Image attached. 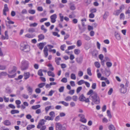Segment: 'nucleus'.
Listing matches in <instances>:
<instances>
[{
    "label": "nucleus",
    "instance_id": "1",
    "mask_svg": "<svg viewBox=\"0 0 130 130\" xmlns=\"http://www.w3.org/2000/svg\"><path fill=\"white\" fill-rule=\"evenodd\" d=\"M89 98V99L95 104H98L100 103V100L98 96L97 93L96 92H94L91 95H90Z\"/></svg>",
    "mask_w": 130,
    "mask_h": 130
},
{
    "label": "nucleus",
    "instance_id": "2",
    "mask_svg": "<svg viewBox=\"0 0 130 130\" xmlns=\"http://www.w3.org/2000/svg\"><path fill=\"white\" fill-rule=\"evenodd\" d=\"M56 130H66V127L62 125L59 123H57L55 124Z\"/></svg>",
    "mask_w": 130,
    "mask_h": 130
},
{
    "label": "nucleus",
    "instance_id": "3",
    "mask_svg": "<svg viewBox=\"0 0 130 130\" xmlns=\"http://www.w3.org/2000/svg\"><path fill=\"white\" fill-rule=\"evenodd\" d=\"M20 49L25 52H28L30 50L29 46L28 45L23 44L21 45Z\"/></svg>",
    "mask_w": 130,
    "mask_h": 130
},
{
    "label": "nucleus",
    "instance_id": "4",
    "mask_svg": "<svg viewBox=\"0 0 130 130\" xmlns=\"http://www.w3.org/2000/svg\"><path fill=\"white\" fill-rule=\"evenodd\" d=\"M22 66L21 67V69L22 70H25L27 69L29 63L27 61H26L22 62Z\"/></svg>",
    "mask_w": 130,
    "mask_h": 130
},
{
    "label": "nucleus",
    "instance_id": "5",
    "mask_svg": "<svg viewBox=\"0 0 130 130\" xmlns=\"http://www.w3.org/2000/svg\"><path fill=\"white\" fill-rule=\"evenodd\" d=\"M57 18V15L56 14H54L50 16L51 22L52 23H54L56 21V19Z\"/></svg>",
    "mask_w": 130,
    "mask_h": 130
},
{
    "label": "nucleus",
    "instance_id": "6",
    "mask_svg": "<svg viewBox=\"0 0 130 130\" xmlns=\"http://www.w3.org/2000/svg\"><path fill=\"white\" fill-rule=\"evenodd\" d=\"M120 86L121 87L120 90L121 92L123 93H125L126 92L127 89L124 88V85L123 84H121Z\"/></svg>",
    "mask_w": 130,
    "mask_h": 130
},
{
    "label": "nucleus",
    "instance_id": "7",
    "mask_svg": "<svg viewBox=\"0 0 130 130\" xmlns=\"http://www.w3.org/2000/svg\"><path fill=\"white\" fill-rule=\"evenodd\" d=\"M17 67L15 66H13V67L12 69V70H8V72L10 74H14L16 73L15 72L17 70Z\"/></svg>",
    "mask_w": 130,
    "mask_h": 130
},
{
    "label": "nucleus",
    "instance_id": "8",
    "mask_svg": "<svg viewBox=\"0 0 130 130\" xmlns=\"http://www.w3.org/2000/svg\"><path fill=\"white\" fill-rule=\"evenodd\" d=\"M46 44L45 42L37 44V46L39 47V49L41 50H42L44 46Z\"/></svg>",
    "mask_w": 130,
    "mask_h": 130
},
{
    "label": "nucleus",
    "instance_id": "9",
    "mask_svg": "<svg viewBox=\"0 0 130 130\" xmlns=\"http://www.w3.org/2000/svg\"><path fill=\"white\" fill-rule=\"evenodd\" d=\"M44 54L45 55V57H46L48 55V49L46 46H45L43 50Z\"/></svg>",
    "mask_w": 130,
    "mask_h": 130
},
{
    "label": "nucleus",
    "instance_id": "10",
    "mask_svg": "<svg viewBox=\"0 0 130 130\" xmlns=\"http://www.w3.org/2000/svg\"><path fill=\"white\" fill-rule=\"evenodd\" d=\"M4 124L6 126H9L11 125V123L8 120L5 121L3 122Z\"/></svg>",
    "mask_w": 130,
    "mask_h": 130
},
{
    "label": "nucleus",
    "instance_id": "11",
    "mask_svg": "<svg viewBox=\"0 0 130 130\" xmlns=\"http://www.w3.org/2000/svg\"><path fill=\"white\" fill-rule=\"evenodd\" d=\"M38 37L39 39L38 40V41H40L42 40H43L44 38V35L42 34H40L38 36Z\"/></svg>",
    "mask_w": 130,
    "mask_h": 130
},
{
    "label": "nucleus",
    "instance_id": "12",
    "mask_svg": "<svg viewBox=\"0 0 130 130\" xmlns=\"http://www.w3.org/2000/svg\"><path fill=\"white\" fill-rule=\"evenodd\" d=\"M55 61L57 65H58L60 64L59 61L61 60V58H60L56 57L55 58Z\"/></svg>",
    "mask_w": 130,
    "mask_h": 130
},
{
    "label": "nucleus",
    "instance_id": "13",
    "mask_svg": "<svg viewBox=\"0 0 130 130\" xmlns=\"http://www.w3.org/2000/svg\"><path fill=\"white\" fill-rule=\"evenodd\" d=\"M85 99L86 98L84 95L83 94H82L79 97V100L81 101H84Z\"/></svg>",
    "mask_w": 130,
    "mask_h": 130
},
{
    "label": "nucleus",
    "instance_id": "14",
    "mask_svg": "<svg viewBox=\"0 0 130 130\" xmlns=\"http://www.w3.org/2000/svg\"><path fill=\"white\" fill-rule=\"evenodd\" d=\"M83 37L86 40L89 41L91 39L90 38L89 36H88L85 34H83Z\"/></svg>",
    "mask_w": 130,
    "mask_h": 130
},
{
    "label": "nucleus",
    "instance_id": "15",
    "mask_svg": "<svg viewBox=\"0 0 130 130\" xmlns=\"http://www.w3.org/2000/svg\"><path fill=\"white\" fill-rule=\"evenodd\" d=\"M105 75L106 76H108L110 74V72L109 70L105 69Z\"/></svg>",
    "mask_w": 130,
    "mask_h": 130
},
{
    "label": "nucleus",
    "instance_id": "16",
    "mask_svg": "<svg viewBox=\"0 0 130 130\" xmlns=\"http://www.w3.org/2000/svg\"><path fill=\"white\" fill-rule=\"evenodd\" d=\"M115 36L116 38L118 40L120 39L121 38L119 34L117 32H115Z\"/></svg>",
    "mask_w": 130,
    "mask_h": 130
},
{
    "label": "nucleus",
    "instance_id": "17",
    "mask_svg": "<svg viewBox=\"0 0 130 130\" xmlns=\"http://www.w3.org/2000/svg\"><path fill=\"white\" fill-rule=\"evenodd\" d=\"M27 89L28 91V93L29 95H31L32 94L33 90L32 88L30 86H29L27 87Z\"/></svg>",
    "mask_w": 130,
    "mask_h": 130
},
{
    "label": "nucleus",
    "instance_id": "18",
    "mask_svg": "<svg viewBox=\"0 0 130 130\" xmlns=\"http://www.w3.org/2000/svg\"><path fill=\"white\" fill-rule=\"evenodd\" d=\"M30 74L29 72H27L24 73V76L25 77L24 79H26L28 78L30 76Z\"/></svg>",
    "mask_w": 130,
    "mask_h": 130
},
{
    "label": "nucleus",
    "instance_id": "19",
    "mask_svg": "<svg viewBox=\"0 0 130 130\" xmlns=\"http://www.w3.org/2000/svg\"><path fill=\"white\" fill-rule=\"evenodd\" d=\"M35 127V126L34 125H28L27 127V129L28 130H29L30 129L33 128Z\"/></svg>",
    "mask_w": 130,
    "mask_h": 130
},
{
    "label": "nucleus",
    "instance_id": "20",
    "mask_svg": "<svg viewBox=\"0 0 130 130\" xmlns=\"http://www.w3.org/2000/svg\"><path fill=\"white\" fill-rule=\"evenodd\" d=\"M80 128L81 130H88L87 127L84 125H81Z\"/></svg>",
    "mask_w": 130,
    "mask_h": 130
},
{
    "label": "nucleus",
    "instance_id": "21",
    "mask_svg": "<svg viewBox=\"0 0 130 130\" xmlns=\"http://www.w3.org/2000/svg\"><path fill=\"white\" fill-rule=\"evenodd\" d=\"M47 73L48 75L49 76H52L53 77H55V75L53 72L49 71L47 72Z\"/></svg>",
    "mask_w": 130,
    "mask_h": 130
},
{
    "label": "nucleus",
    "instance_id": "22",
    "mask_svg": "<svg viewBox=\"0 0 130 130\" xmlns=\"http://www.w3.org/2000/svg\"><path fill=\"white\" fill-rule=\"evenodd\" d=\"M19 111L18 110L13 109L11 111V113L13 115L15 113H18Z\"/></svg>",
    "mask_w": 130,
    "mask_h": 130
},
{
    "label": "nucleus",
    "instance_id": "23",
    "mask_svg": "<svg viewBox=\"0 0 130 130\" xmlns=\"http://www.w3.org/2000/svg\"><path fill=\"white\" fill-rule=\"evenodd\" d=\"M44 118L45 120H53L54 119V118H52L49 116H45Z\"/></svg>",
    "mask_w": 130,
    "mask_h": 130
},
{
    "label": "nucleus",
    "instance_id": "24",
    "mask_svg": "<svg viewBox=\"0 0 130 130\" xmlns=\"http://www.w3.org/2000/svg\"><path fill=\"white\" fill-rule=\"evenodd\" d=\"M6 92L7 93L10 94L12 92L10 88L9 87H7L6 89Z\"/></svg>",
    "mask_w": 130,
    "mask_h": 130
},
{
    "label": "nucleus",
    "instance_id": "25",
    "mask_svg": "<svg viewBox=\"0 0 130 130\" xmlns=\"http://www.w3.org/2000/svg\"><path fill=\"white\" fill-rule=\"evenodd\" d=\"M59 104L61 103L66 106H67L69 105L68 103H67L64 101H60L58 103Z\"/></svg>",
    "mask_w": 130,
    "mask_h": 130
},
{
    "label": "nucleus",
    "instance_id": "26",
    "mask_svg": "<svg viewBox=\"0 0 130 130\" xmlns=\"http://www.w3.org/2000/svg\"><path fill=\"white\" fill-rule=\"evenodd\" d=\"M77 62L78 63H81L82 61L83 58L82 57L77 58L76 59Z\"/></svg>",
    "mask_w": 130,
    "mask_h": 130
},
{
    "label": "nucleus",
    "instance_id": "27",
    "mask_svg": "<svg viewBox=\"0 0 130 130\" xmlns=\"http://www.w3.org/2000/svg\"><path fill=\"white\" fill-rule=\"evenodd\" d=\"M121 12V10H116L114 13H113V14L117 16L119 15V13Z\"/></svg>",
    "mask_w": 130,
    "mask_h": 130
},
{
    "label": "nucleus",
    "instance_id": "28",
    "mask_svg": "<svg viewBox=\"0 0 130 130\" xmlns=\"http://www.w3.org/2000/svg\"><path fill=\"white\" fill-rule=\"evenodd\" d=\"M109 15V12H105L104 15H103V18L105 19V20L106 19L107 17Z\"/></svg>",
    "mask_w": 130,
    "mask_h": 130
},
{
    "label": "nucleus",
    "instance_id": "29",
    "mask_svg": "<svg viewBox=\"0 0 130 130\" xmlns=\"http://www.w3.org/2000/svg\"><path fill=\"white\" fill-rule=\"evenodd\" d=\"M40 107V105H37L35 106H32L31 108L33 109H36L39 108Z\"/></svg>",
    "mask_w": 130,
    "mask_h": 130
},
{
    "label": "nucleus",
    "instance_id": "30",
    "mask_svg": "<svg viewBox=\"0 0 130 130\" xmlns=\"http://www.w3.org/2000/svg\"><path fill=\"white\" fill-rule=\"evenodd\" d=\"M47 66L49 67V69L50 70L52 71H53L54 70V68L51 64L49 63L48 64Z\"/></svg>",
    "mask_w": 130,
    "mask_h": 130
},
{
    "label": "nucleus",
    "instance_id": "31",
    "mask_svg": "<svg viewBox=\"0 0 130 130\" xmlns=\"http://www.w3.org/2000/svg\"><path fill=\"white\" fill-rule=\"evenodd\" d=\"M82 44V42L81 40H78L76 43L78 47H79Z\"/></svg>",
    "mask_w": 130,
    "mask_h": 130
},
{
    "label": "nucleus",
    "instance_id": "32",
    "mask_svg": "<svg viewBox=\"0 0 130 130\" xmlns=\"http://www.w3.org/2000/svg\"><path fill=\"white\" fill-rule=\"evenodd\" d=\"M28 31L29 32L32 33L35 31V30L34 28H30L28 29Z\"/></svg>",
    "mask_w": 130,
    "mask_h": 130
},
{
    "label": "nucleus",
    "instance_id": "33",
    "mask_svg": "<svg viewBox=\"0 0 130 130\" xmlns=\"http://www.w3.org/2000/svg\"><path fill=\"white\" fill-rule=\"evenodd\" d=\"M46 121L43 119L41 120L40 121V122L39 123L41 125H42L44 124V122H45Z\"/></svg>",
    "mask_w": 130,
    "mask_h": 130
},
{
    "label": "nucleus",
    "instance_id": "34",
    "mask_svg": "<svg viewBox=\"0 0 130 130\" xmlns=\"http://www.w3.org/2000/svg\"><path fill=\"white\" fill-rule=\"evenodd\" d=\"M35 36L34 35H30L29 34H27L25 35V36L26 37L30 38H32Z\"/></svg>",
    "mask_w": 130,
    "mask_h": 130
},
{
    "label": "nucleus",
    "instance_id": "35",
    "mask_svg": "<svg viewBox=\"0 0 130 130\" xmlns=\"http://www.w3.org/2000/svg\"><path fill=\"white\" fill-rule=\"evenodd\" d=\"M7 75V74L6 72H2L0 73V78L2 76H6Z\"/></svg>",
    "mask_w": 130,
    "mask_h": 130
},
{
    "label": "nucleus",
    "instance_id": "36",
    "mask_svg": "<svg viewBox=\"0 0 130 130\" xmlns=\"http://www.w3.org/2000/svg\"><path fill=\"white\" fill-rule=\"evenodd\" d=\"M9 11L8 8H4L3 10V14L5 15H6L7 14L6 13V11Z\"/></svg>",
    "mask_w": 130,
    "mask_h": 130
},
{
    "label": "nucleus",
    "instance_id": "37",
    "mask_svg": "<svg viewBox=\"0 0 130 130\" xmlns=\"http://www.w3.org/2000/svg\"><path fill=\"white\" fill-rule=\"evenodd\" d=\"M109 130H115V128L112 125H110L108 127Z\"/></svg>",
    "mask_w": 130,
    "mask_h": 130
},
{
    "label": "nucleus",
    "instance_id": "38",
    "mask_svg": "<svg viewBox=\"0 0 130 130\" xmlns=\"http://www.w3.org/2000/svg\"><path fill=\"white\" fill-rule=\"evenodd\" d=\"M94 64L95 66L97 68H99L100 67V64L98 62H95Z\"/></svg>",
    "mask_w": 130,
    "mask_h": 130
},
{
    "label": "nucleus",
    "instance_id": "39",
    "mask_svg": "<svg viewBox=\"0 0 130 130\" xmlns=\"http://www.w3.org/2000/svg\"><path fill=\"white\" fill-rule=\"evenodd\" d=\"M45 85V83H41L39 84L38 86L40 88H42Z\"/></svg>",
    "mask_w": 130,
    "mask_h": 130
},
{
    "label": "nucleus",
    "instance_id": "40",
    "mask_svg": "<svg viewBox=\"0 0 130 130\" xmlns=\"http://www.w3.org/2000/svg\"><path fill=\"white\" fill-rule=\"evenodd\" d=\"M95 92H94L93 90L92 89H90L88 91L87 93V95H91Z\"/></svg>",
    "mask_w": 130,
    "mask_h": 130
},
{
    "label": "nucleus",
    "instance_id": "41",
    "mask_svg": "<svg viewBox=\"0 0 130 130\" xmlns=\"http://www.w3.org/2000/svg\"><path fill=\"white\" fill-rule=\"evenodd\" d=\"M42 69L39 70L38 72V75L40 76H42L43 75V74L42 72Z\"/></svg>",
    "mask_w": 130,
    "mask_h": 130
},
{
    "label": "nucleus",
    "instance_id": "42",
    "mask_svg": "<svg viewBox=\"0 0 130 130\" xmlns=\"http://www.w3.org/2000/svg\"><path fill=\"white\" fill-rule=\"evenodd\" d=\"M87 74L90 76H91L92 74L91 72V70L90 68H88L87 69Z\"/></svg>",
    "mask_w": 130,
    "mask_h": 130
},
{
    "label": "nucleus",
    "instance_id": "43",
    "mask_svg": "<svg viewBox=\"0 0 130 130\" xmlns=\"http://www.w3.org/2000/svg\"><path fill=\"white\" fill-rule=\"evenodd\" d=\"M71 78L72 79L75 80L76 79V76L75 74L72 73L71 75Z\"/></svg>",
    "mask_w": 130,
    "mask_h": 130
},
{
    "label": "nucleus",
    "instance_id": "44",
    "mask_svg": "<svg viewBox=\"0 0 130 130\" xmlns=\"http://www.w3.org/2000/svg\"><path fill=\"white\" fill-rule=\"evenodd\" d=\"M72 98L71 97L68 96L64 100L66 101H70L71 100Z\"/></svg>",
    "mask_w": 130,
    "mask_h": 130
},
{
    "label": "nucleus",
    "instance_id": "45",
    "mask_svg": "<svg viewBox=\"0 0 130 130\" xmlns=\"http://www.w3.org/2000/svg\"><path fill=\"white\" fill-rule=\"evenodd\" d=\"M28 12L31 14H34L35 13V11L34 10L30 9L28 10Z\"/></svg>",
    "mask_w": 130,
    "mask_h": 130
},
{
    "label": "nucleus",
    "instance_id": "46",
    "mask_svg": "<svg viewBox=\"0 0 130 130\" xmlns=\"http://www.w3.org/2000/svg\"><path fill=\"white\" fill-rule=\"evenodd\" d=\"M38 25V24L36 23H31L30 24L29 26L30 27H35L36 26Z\"/></svg>",
    "mask_w": 130,
    "mask_h": 130
},
{
    "label": "nucleus",
    "instance_id": "47",
    "mask_svg": "<svg viewBox=\"0 0 130 130\" xmlns=\"http://www.w3.org/2000/svg\"><path fill=\"white\" fill-rule=\"evenodd\" d=\"M55 113L54 111H51L49 113V115L52 118H54L55 117Z\"/></svg>",
    "mask_w": 130,
    "mask_h": 130
},
{
    "label": "nucleus",
    "instance_id": "48",
    "mask_svg": "<svg viewBox=\"0 0 130 130\" xmlns=\"http://www.w3.org/2000/svg\"><path fill=\"white\" fill-rule=\"evenodd\" d=\"M41 29L42 30L44 31V32L45 33L47 31V29H45L44 27V26L43 25H42L41 26Z\"/></svg>",
    "mask_w": 130,
    "mask_h": 130
},
{
    "label": "nucleus",
    "instance_id": "49",
    "mask_svg": "<svg viewBox=\"0 0 130 130\" xmlns=\"http://www.w3.org/2000/svg\"><path fill=\"white\" fill-rule=\"evenodd\" d=\"M80 50L78 49H75L74 51V53L76 55H78L80 53Z\"/></svg>",
    "mask_w": 130,
    "mask_h": 130
},
{
    "label": "nucleus",
    "instance_id": "50",
    "mask_svg": "<svg viewBox=\"0 0 130 130\" xmlns=\"http://www.w3.org/2000/svg\"><path fill=\"white\" fill-rule=\"evenodd\" d=\"M85 81L83 80H81L77 82V84L78 85H81L82 84L84 83Z\"/></svg>",
    "mask_w": 130,
    "mask_h": 130
},
{
    "label": "nucleus",
    "instance_id": "51",
    "mask_svg": "<svg viewBox=\"0 0 130 130\" xmlns=\"http://www.w3.org/2000/svg\"><path fill=\"white\" fill-rule=\"evenodd\" d=\"M6 68V66L0 65V70H4Z\"/></svg>",
    "mask_w": 130,
    "mask_h": 130
},
{
    "label": "nucleus",
    "instance_id": "52",
    "mask_svg": "<svg viewBox=\"0 0 130 130\" xmlns=\"http://www.w3.org/2000/svg\"><path fill=\"white\" fill-rule=\"evenodd\" d=\"M59 15L60 19V21L62 22L63 20L64 17L63 15H62V14L61 13H59Z\"/></svg>",
    "mask_w": 130,
    "mask_h": 130
},
{
    "label": "nucleus",
    "instance_id": "53",
    "mask_svg": "<svg viewBox=\"0 0 130 130\" xmlns=\"http://www.w3.org/2000/svg\"><path fill=\"white\" fill-rule=\"evenodd\" d=\"M107 116L109 117V118H111L112 117V116L110 110H107Z\"/></svg>",
    "mask_w": 130,
    "mask_h": 130
},
{
    "label": "nucleus",
    "instance_id": "54",
    "mask_svg": "<svg viewBox=\"0 0 130 130\" xmlns=\"http://www.w3.org/2000/svg\"><path fill=\"white\" fill-rule=\"evenodd\" d=\"M82 87H78L77 89L76 92L77 93H79L82 89Z\"/></svg>",
    "mask_w": 130,
    "mask_h": 130
},
{
    "label": "nucleus",
    "instance_id": "55",
    "mask_svg": "<svg viewBox=\"0 0 130 130\" xmlns=\"http://www.w3.org/2000/svg\"><path fill=\"white\" fill-rule=\"evenodd\" d=\"M106 64L108 67H110L112 65V63L110 62H107L106 63Z\"/></svg>",
    "mask_w": 130,
    "mask_h": 130
},
{
    "label": "nucleus",
    "instance_id": "56",
    "mask_svg": "<svg viewBox=\"0 0 130 130\" xmlns=\"http://www.w3.org/2000/svg\"><path fill=\"white\" fill-rule=\"evenodd\" d=\"M61 81L64 83H66L67 81V79L66 78H63L61 79Z\"/></svg>",
    "mask_w": 130,
    "mask_h": 130
},
{
    "label": "nucleus",
    "instance_id": "57",
    "mask_svg": "<svg viewBox=\"0 0 130 130\" xmlns=\"http://www.w3.org/2000/svg\"><path fill=\"white\" fill-rule=\"evenodd\" d=\"M77 99V97L76 95H74L72 97V100L74 101H76Z\"/></svg>",
    "mask_w": 130,
    "mask_h": 130
},
{
    "label": "nucleus",
    "instance_id": "58",
    "mask_svg": "<svg viewBox=\"0 0 130 130\" xmlns=\"http://www.w3.org/2000/svg\"><path fill=\"white\" fill-rule=\"evenodd\" d=\"M64 87L63 86L61 87L59 89V91L60 92H62L64 90Z\"/></svg>",
    "mask_w": 130,
    "mask_h": 130
},
{
    "label": "nucleus",
    "instance_id": "59",
    "mask_svg": "<svg viewBox=\"0 0 130 130\" xmlns=\"http://www.w3.org/2000/svg\"><path fill=\"white\" fill-rule=\"evenodd\" d=\"M66 46L65 44H63V45H61L60 47V48L61 50L62 51H64V48L66 47Z\"/></svg>",
    "mask_w": 130,
    "mask_h": 130
},
{
    "label": "nucleus",
    "instance_id": "60",
    "mask_svg": "<svg viewBox=\"0 0 130 130\" xmlns=\"http://www.w3.org/2000/svg\"><path fill=\"white\" fill-rule=\"evenodd\" d=\"M97 10L95 8H93L91 9L90 10V12L91 13H95L96 12Z\"/></svg>",
    "mask_w": 130,
    "mask_h": 130
},
{
    "label": "nucleus",
    "instance_id": "61",
    "mask_svg": "<svg viewBox=\"0 0 130 130\" xmlns=\"http://www.w3.org/2000/svg\"><path fill=\"white\" fill-rule=\"evenodd\" d=\"M80 121L82 122L83 123H86L87 122V120L86 119H85V118H84L83 119H80Z\"/></svg>",
    "mask_w": 130,
    "mask_h": 130
},
{
    "label": "nucleus",
    "instance_id": "62",
    "mask_svg": "<svg viewBox=\"0 0 130 130\" xmlns=\"http://www.w3.org/2000/svg\"><path fill=\"white\" fill-rule=\"evenodd\" d=\"M54 92V91L53 90H51L50 91L49 93V94H48V96H52L53 93Z\"/></svg>",
    "mask_w": 130,
    "mask_h": 130
},
{
    "label": "nucleus",
    "instance_id": "63",
    "mask_svg": "<svg viewBox=\"0 0 130 130\" xmlns=\"http://www.w3.org/2000/svg\"><path fill=\"white\" fill-rule=\"evenodd\" d=\"M78 116L80 118V119H83L85 118V116L83 114H79L78 115Z\"/></svg>",
    "mask_w": 130,
    "mask_h": 130
},
{
    "label": "nucleus",
    "instance_id": "64",
    "mask_svg": "<svg viewBox=\"0 0 130 130\" xmlns=\"http://www.w3.org/2000/svg\"><path fill=\"white\" fill-rule=\"evenodd\" d=\"M85 2L87 5L90 4L91 3L90 0H85Z\"/></svg>",
    "mask_w": 130,
    "mask_h": 130
}]
</instances>
